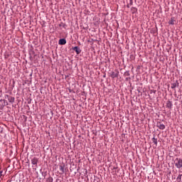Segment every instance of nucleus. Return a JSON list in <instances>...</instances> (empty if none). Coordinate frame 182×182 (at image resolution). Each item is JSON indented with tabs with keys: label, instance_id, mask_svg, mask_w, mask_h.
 <instances>
[{
	"label": "nucleus",
	"instance_id": "9",
	"mask_svg": "<svg viewBox=\"0 0 182 182\" xmlns=\"http://www.w3.org/2000/svg\"><path fill=\"white\" fill-rule=\"evenodd\" d=\"M177 87V83L174 82L171 84V89H176Z\"/></svg>",
	"mask_w": 182,
	"mask_h": 182
},
{
	"label": "nucleus",
	"instance_id": "4",
	"mask_svg": "<svg viewBox=\"0 0 182 182\" xmlns=\"http://www.w3.org/2000/svg\"><path fill=\"white\" fill-rule=\"evenodd\" d=\"M59 45H66V39L61 38L58 41Z\"/></svg>",
	"mask_w": 182,
	"mask_h": 182
},
{
	"label": "nucleus",
	"instance_id": "8",
	"mask_svg": "<svg viewBox=\"0 0 182 182\" xmlns=\"http://www.w3.org/2000/svg\"><path fill=\"white\" fill-rule=\"evenodd\" d=\"M117 76H118V74L114 72H112L111 74V77H112L113 79H114V77H117Z\"/></svg>",
	"mask_w": 182,
	"mask_h": 182
},
{
	"label": "nucleus",
	"instance_id": "3",
	"mask_svg": "<svg viewBox=\"0 0 182 182\" xmlns=\"http://www.w3.org/2000/svg\"><path fill=\"white\" fill-rule=\"evenodd\" d=\"M38 158H33L31 159V164L33 165V166H38Z\"/></svg>",
	"mask_w": 182,
	"mask_h": 182
},
{
	"label": "nucleus",
	"instance_id": "6",
	"mask_svg": "<svg viewBox=\"0 0 182 182\" xmlns=\"http://www.w3.org/2000/svg\"><path fill=\"white\" fill-rule=\"evenodd\" d=\"M166 107L171 109V107H173V103L171 101H167Z\"/></svg>",
	"mask_w": 182,
	"mask_h": 182
},
{
	"label": "nucleus",
	"instance_id": "10",
	"mask_svg": "<svg viewBox=\"0 0 182 182\" xmlns=\"http://www.w3.org/2000/svg\"><path fill=\"white\" fill-rule=\"evenodd\" d=\"M181 176H182V175L179 174L178 176L177 177L176 181L178 182H181Z\"/></svg>",
	"mask_w": 182,
	"mask_h": 182
},
{
	"label": "nucleus",
	"instance_id": "7",
	"mask_svg": "<svg viewBox=\"0 0 182 182\" xmlns=\"http://www.w3.org/2000/svg\"><path fill=\"white\" fill-rule=\"evenodd\" d=\"M60 171H61V174L65 173V165H60Z\"/></svg>",
	"mask_w": 182,
	"mask_h": 182
},
{
	"label": "nucleus",
	"instance_id": "13",
	"mask_svg": "<svg viewBox=\"0 0 182 182\" xmlns=\"http://www.w3.org/2000/svg\"><path fill=\"white\" fill-rule=\"evenodd\" d=\"M170 24H171V25H174V21L171 20V21H170Z\"/></svg>",
	"mask_w": 182,
	"mask_h": 182
},
{
	"label": "nucleus",
	"instance_id": "14",
	"mask_svg": "<svg viewBox=\"0 0 182 182\" xmlns=\"http://www.w3.org/2000/svg\"><path fill=\"white\" fill-rule=\"evenodd\" d=\"M2 173H4V171H0V178L2 176Z\"/></svg>",
	"mask_w": 182,
	"mask_h": 182
},
{
	"label": "nucleus",
	"instance_id": "12",
	"mask_svg": "<svg viewBox=\"0 0 182 182\" xmlns=\"http://www.w3.org/2000/svg\"><path fill=\"white\" fill-rule=\"evenodd\" d=\"M48 182H53V178L52 177L48 178Z\"/></svg>",
	"mask_w": 182,
	"mask_h": 182
},
{
	"label": "nucleus",
	"instance_id": "15",
	"mask_svg": "<svg viewBox=\"0 0 182 182\" xmlns=\"http://www.w3.org/2000/svg\"><path fill=\"white\" fill-rule=\"evenodd\" d=\"M130 4L133 5V0H130Z\"/></svg>",
	"mask_w": 182,
	"mask_h": 182
},
{
	"label": "nucleus",
	"instance_id": "11",
	"mask_svg": "<svg viewBox=\"0 0 182 182\" xmlns=\"http://www.w3.org/2000/svg\"><path fill=\"white\" fill-rule=\"evenodd\" d=\"M152 141H153V143H154L155 146H157V139L154 137L152 139Z\"/></svg>",
	"mask_w": 182,
	"mask_h": 182
},
{
	"label": "nucleus",
	"instance_id": "5",
	"mask_svg": "<svg viewBox=\"0 0 182 182\" xmlns=\"http://www.w3.org/2000/svg\"><path fill=\"white\" fill-rule=\"evenodd\" d=\"M158 127L161 130H164L166 129V126L164 124H161V123L158 124Z\"/></svg>",
	"mask_w": 182,
	"mask_h": 182
},
{
	"label": "nucleus",
	"instance_id": "1",
	"mask_svg": "<svg viewBox=\"0 0 182 182\" xmlns=\"http://www.w3.org/2000/svg\"><path fill=\"white\" fill-rule=\"evenodd\" d=\"M175 166L176 168H182V159L180 158H176L175 159Z\"/></svg>",
	"mask_w": 182,
	"mask_h": 182
},
{
	"label": "nucleus",
	"instance_id": "2",
	"mask_svg": "<svg viewBox=\"0 0 182 182\" xmlns=\"http://www.w3.org/2000/svg\"><path fill=\"white\" fill-rule=\"evenodd\" d=\"M73 50H75L77 55H79L82 52V50L80 49V48L77 46L73 48Z\"/></svg>",
	"mask_w": 182,
	"mask_h": 182
}]
</instances>
